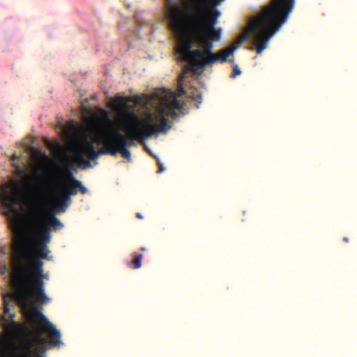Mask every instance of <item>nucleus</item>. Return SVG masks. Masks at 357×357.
I'll return each instance as SVG.
<instances>
[{
  "instance_id": "6",
  "label": "nucleus",
  "mask_w": 357,
  "mask_h": 357,
  "mask_svg": "<svg viewBox=\"0 0 357 357\" xmlns=\"http://www.w3.org/2000/svg\"><path fill=\"white\" fill-rule=\"evenodd\" d=\"M32 330L29 335L32 338V342L37 346V351L33 356L31 343L23 347L20 352H15L13 357H42L40 353L46 351L45 344L52 347H59L62 344L61 333L55 326L38 310L33 309L28 317Z\"/></svg>"
},
{
  "instance_id": "3",
  "label": "nucleus",
  "mask_w": 357,
  "mask_h": 357,
  "mask_svg": "<svg viewBox=\"0 0 357 357\" xmlns=\"http://www.w3.org/2000/svg\"><path fill=\"white\" fill-rule=\"evenodd\" d=\"M142 101V98L138 96L123 98L121 106V117L125 126L126 136L121 137L119 139L116 138V122L113 116V156L116 154L117 151H120L122 156H130V152L126 149V146L133 144L135 140L143 142L149 137L159 132H166L171 128L165 117L161 119L159 125L139 120L134 111V107L141 104ZM115 108L116 100L113 98V112Z\"/></svg>"
},
{
  "instance_id": "9",
  "label": "nucleus",
  "mask_w": 357,
  "mask_h": 357,
  "mask_svg": "<svg viewBox=\"0 0 357 357\" xmlns=\"http://www.w3.org/2000/svg\"><path fill=\"white\" fill-rule=\"evenodd\" d=\"M76 167L70 161L57 163L51 167L47 172L49 179L55 186L59 185L70 196L78 192L82 195L87 193V188L82 183L75 178Z\"/></svg>"
},
{
  "instance_id": "10",
  "label": "nucleus",
  "mask_w": 357,
  "mask_h": 357,
  "mask_svg": "<svg viewBox=\"0 0 357 357\" xmlns=\"http://www.w3.org/2000/svg\"><path fill=\"white\" fill-rule=\"evenodd\" d=\"M0 200L8 215H18L17 205L24 200V193L20 183L12 178L7 183L2 184L0 187Z\"/></svg>"
},
{
  "instance_id": "11",
  "label": "nucleus",
  "mask_w": 357,
  "mask_h": 357,
  "mask_svg": "<svg viewBox=\"0 0 357 357\" xmlns=\"http://www.w3.org/2000/svg\"><path fill=\"white\" fill-rule=\"evenodd\" d=\"M15 313H10L9 302L3 299V314L1 317V324L4 330L10 334H15L20 330V324L17 323L14 318Z\"/></svg>"
},
{
  "instance_id": "13",
  "label": "nucleus",
  "mask_w": 357,
  "mask_h": 357,
  "mask_svg": "<svg viewBox=\"0 0 357 357\" xmlns=\"http://www.w3.org/2000/svg\"><path fill=\"white\" fill-rule=\"evenodd\" d=\"M32 159H50V158H31ZM54 159H64L61 162L65 161H70L74 165L86 169L89 167H93L97 164L96 159L98 158H53Z\"/></svg>"
},
{
  "instance_id": "21",
  "label": "nucleus",
  "mask_w": 357,
  "mask_h": 357,
  "mask_svg": "<svg viewBox=\"0 0 357 357\" xmlns=\"http://www.w3.org/2000/svg\"><path fill=\"white\" fill-rule=\"evenodd\" d=\"M180 93L182 94H184L185 93V91L184 90V89L183 87H181Z\"/></svg>"
},
{
  "instance_id": "20",
  "label": "nucleus",
  "mask_w": 357,
  "mask_h": 357,
  "mask_svg": "<svg viewBox=\"0 0 357 357\" xmlns=\"http://www.w3.org/2000/svg\"><path fill=\"white\" fill-rule=\"evenodd\" d=\"M136 217L137 218H139V219H142L143 218V216H142V215L140 213H137Z\"/></svg>"
},
{
  "instance_id": "14",
  "label": "nucleus",
  "mask_w": 357,
  "mask_h": 357,
  "mask_svg": "<svg viewBox=\"0 0 357 357\" xmlns=\"http://www.w3.org/2000/svg\"><path fill=\"white\" fill-rule=\"evenodd\" d=\"M60 192V197L54 202L52 207V210L55 211H60L63 213L66 211L67 208L71 204V196L66 192L59 185L56 186Z\"/></svg>"
},
{
  "instance_id": "4",
  "label": "nucleus",
  "mask_w": 357,
  "mask_h": 357,
  "mask_svg": "<svg viewBox=\"0 0 357 357\" xmlns=\"http://www.w3.org/2000/svg\"><path fill=\"white\" fill-rule=\"evenodd\" d=\"M38 241L20 230L16 234L14 253L12 257L11 281L13 285H24L33 278H40L44 271L42 259L51 260L50 250L41 251Z\"/></svg>"
},
{
  "instance_id": "19",
  "label": "nucleus",
  "mask_w": 357,
  "mask_h": 357,
  "mask_svg": "<svg viewBox=\"0 0 357 357\" xmlns=\"http://www.w3.org/2000/svg\"><path fill=\"white\" fill-rule=\"evenodd\" d=\"M107 107L112 109V98L107 97Z\"/></svg>"
},
{
  "instance_id": "15",
  "label": "nucleus",
  "mask_w": 357,
  "mask_h": 357,
  "mask_svg": "<svg viewBox=\"0 0 357 357\" xmlns=\"http://www.w3.org/2000/svg\"><path fill=\"white\" fill-rule=\"evenodd\" d=\"M20 158H10V159L12 160L11 165L14 166L15 168V174L19 176H22L24 174V167L25 166V164L23 163L22 165L18 164L17 160Z\"/></svg>"
},
{
  "instance_id": "7",
  "label": "nucleus",
  "mask_w": 357,
  "mask_h": 357,
  "mask_svg": "<svg viewBox=\"0 0 357 357\" xmlns=\"http://www.w3.org/2000/svg\"><path fill=\"white\" fill-rule=\"evenodd\" d=\"M49 202L47 197H43L36 204H31L26 214V221L30 231L36 234V240L41 251L47 250L52 238L51 231L60 230L63 227V223L56 217L55 213L60 211L47 210Z\"/></svg>"
},
{
  "instance_id": "16",
  "label": "nucleus",
  "mask_w": 357,
  "mask_h": 357,
  "mask_svg": "<svg viewBox=\"0 0 357 357\" xmlns=\"http://www.w3.org/2000/svg\"><path fill=\"white\" fill-rule=\"evenodd\" d=\"M142 259L143 255L142 254H138L137 252H134L132 254V264L133 265V268H139L142 266Z\"/></svg>"
},
{
  "instance_id": "23",
  "label": "nucleus",
  "mask_w": 357,
  "mask_h": 357,
  "mask_svg": "<svg viewBox=\"0 0 357 357\" xmlns=\"http://www.w3.org/2000/svg\"><path fill=\"white\" fill-rule=\"evenodd\" d=\"M126 158L128 159V162H130V161L131 160V158H130V157H128V158Z\"/></svg>"
},
{
  "instance_id": "22",
  "label": "nucleus",
  "mask_w": 357,
  "mask_h": 357,
  "mask_svg": "<svg viewBox=\"0 0 357 357\" xmlns=\"http://www.w3.org/2000/svg\"><path fill=\"white\" fill-rule=\"evenodd\" d=\"M343 241L346 243H348L349 242V238L348 237H344L343 238Z\"/></svg>"
},
{
  "instance_id": "1",
  "label": "nucleus",
  "mask_w": 357,
  "mask_h": 357,
  "mask_svg": "<svg viewBox=\"0 0 357 357\" xmlns=\"http://www.w3.org/2000/svg\"><path fill=\"white\" fill-rule=\"evenodd\" d=\"M166 0L165 15L170 29L176 35V52L188 62L192 71L200 74L206 66L225 63L236 46L213 53V42L218 40L221 30L215 28L220 13L216 6L224 0H188L183 4Z\"/></svg>"
},
{
  "instance_id": "8",
  "label": "nucleus",
  "mask_w": 357,
  "mask_h": 357,
  "mask_svg": "<svg viewBox=\"0 0 357 357\" xmlns=\"http://www.w3.org/2000/svg\"><path fill=\"white\" fill-rule=\"evenodd\" d=\"M32 277L26 284L13 285L15 289L13 298L23 310H28L30 308L33 298L41 304L47 303L49 301V298L45 293L44 282L45 279H49L48 273H45L43 271L40 278Z\"/></svg>"
},
{
  "instance_id": "5",
  "label": "nucleus",
  "mask_w": 357,
  "mask_h": 357,
  "mask_svg": "<svg viewBox=\"0 0 357 357\" xmlns=\"http://www.w3.org/2000/svg\"><path fill=\"white\" fill-rule=\"evenodd\" d=\"M295 4V0H271L261 12L250 20L242 36L243 40L252 38V45L260 54L267 48L270 39L286 22Z\"/></svg>"
},
{
  "instance_id": "2",
  "label": "nucleus",
  "mask_w": 357,
  "mask_h": 357,
  "mask_svg": "<svg viewBox=\"0 0 357 357\" xmlns=\"http://www.w3.org/2000/svg\"><path fill=\"white\" fill-rule=\"evenodd\" d=\"M56 128L64 137L72 139L82 154L70 155L69 148L62 142L45 137L44 144L50 152L48 155L40 147L36 139L31 137L17 144L20 151L10 156H98L95 144H105V153L112 154V119L104 111L100 115L96 114L86 118L82 126L74 120L65 125L59 121Z\"/></svg>"
},
{
  "instance_id": "12",
  "label": "nucleus",
  "mask_w": 357,
  "mask_h": 357,
  "mask_svg": "<svg viewBox=\"0 0 357 357\" xmlns=\"http://www.w3.org/2000/svg\"><path fill=\"white\" fill-rule=\"evenodd\" d=\"M183 108V104L176 98H167L163 97L160 98V109L163 114L171 116L173 119L178 116L176 109Z\"/></svg>"
},
{
  "instance_id": "17",
  "label": "nucleus",
  "mask_w": 357,
  "mask_h": 357,
  "mask_svg": "<svg viewBox=\"0 0 357 357\" xmlns=\"http://www.w3.org/2000/svg\"><path fill=\"white\" fill-rule=\"evenodd\" d=\"M241 73V71L240 68L238 67V66H235L233 68V72L230 75V77L232 79H234L236 76L240 75Z\"/></svg>"
},
{
  "instance_id": "18",
  "label": "nucleus",
  "mask_w": 357,
  "mask_h": 357,
  "mask_svg": "<svg viewBox=\"0 0 357 357\" xmlns=\"http://www.w3.org/2000/svg\"><path fill=\"white\" fill-rule=\"evenodd\" d=\"M156 160H157V162H158V167H159V169L158 170V173H160L164 171V167L162 166V162H160V160H159L158 158H155Z\"/></svg>"
}]
</instances>
